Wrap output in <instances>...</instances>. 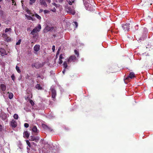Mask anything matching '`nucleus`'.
I'll use <instances>...</instances> for the list:
<instances>
[{
    "instance_id": "nucleus-26",
    "label": "nucleus",
    "mask_w": 153,
    "mask_h": 153,
    "mask_svg": "<svg viewBox=\"0 0 153 153\" xmlns=\"http://www.w3.org/2000/svg\"><path fill=\"white\" fill-rule=\"evenodd\" d=\"M6 40L7 42H10L11 41V38L10 37H7L6 39Z\"/></svg>"
},
{
    "instance_id": "nucleus-38",
    "label": "nucleus",
    "mask_w": 153,
    "mask_h": 153,
    "mask_svg": "<svg viewBox=\"0 0 153 153\" xmlns=\"http://www.w3.org/2000/svg\"><path fill=\"white\" fill-rule=\"evenodd\" d=\"M52 4L54 6H55V7H58V4L55 3H52Z\"/></svg>"
},
{
    "instance_id": "nucleus-56",
    "label": "nucleus",
    "mask_w": 153,
    "mask_h": 153,
    "mask_svg": "<svg viewBox=\"0 0 153 153\" xmlns=\"http://www.w3.org/2000/svg\"><path fill=\"white\" fill-rule=\"evenodd\" d=\"M150 5H151L152 4V3H150Z\"/></svg>"
},
{
    "instance_id": "nucleus-37",
    "label": "nucleus",
    "mask_w": 153,
    "mask_h": 153,
    "mask_svg": "<svg viewBox=\"0 0 153 153\" xmlns=\"http://www.w3.org/2000/svg\"><path fill=\"white\" fill-rule=\"evenodd\" d=\"M29 124H28L27 123H25L24 124V126L25 127V128H27L29 127Z\"/></svg>"
},
{
    "instance_id": "nucleus-32",
    "label": "nucleus",
    "mask_w": 153,
    "mask_h": 153,
    "mask_svg": "<svg viewBox=\"0 0 153 153\" xmlns=\"http://www.w3.org/2000/svg\"><path fill=\"white\" fill-rule=\"evenodd\" d=\"M30 103L31 105L32 106H33L34 105V103L33 102V101L31 100H30Z\"/></svg>"
},
{
    "instance_id": "nucleus-57",
    "label": "nucleus",
    "mask_w": 153,
    "mask_h": 153,
    "mask_svg": "<svg viewBox=\"0 0 153 153\" xmlns=\"http://www.w3.org/2000/svg\"><path fill=\"white\" fill-rule=\"evenodd\" d=\"M1 24H0V26H1Z\"/></svg>"
},
{
    "instance_id": "nucleus-19",
    "label": "nucleus",
    "mask_w": 153,
    "mask_h": 153,
    "mask_svg": "<svg viewBox=\"0 0 153 153\" xmlns=\"http://www.w3.org/2000/svg\"><path fill=\"white\" fill-rule=\"evenodd\" d=\"M35 87L36 88L39 90H42V87L39 84H37L36 86Z\"/></svg>"
},
{
    "instance_id": "nucleus-47",
    "label": "nucleus",
    "mask_w": 153,
    "mask_h": 153,
    "mask_svg": "<svg viewBox=\"0 0 153 153\" xmlns=\"http://www.w3.org/2000/svg\"><path fill=\"white\" fill-rule=\"evenodd\" d=\"M68 2L70 5H71L72 4V2L71 1H69Z\"/></svg>"
},
{
    "instance_id": "nucleus-15",
    "label": "nucleus",
    "mask_w": 153,
    "mask_h": 153,
    "mask_svg": "<svg viewBox=\"0 0 153 153\" xmlns=\"http://www.w3.org/2000/svg\"><path fill=\"white\" fill-rule=\"evenodd\" d=\"M46 30L48 31H51L53 29V27L52 26H49L48 25L46 27Z\"/></svg>"
},
{
    "instance_id": "nucleus-3",
    "label": "nucleus",
    "mask_w": 153,
    "mask_h": 153,
    "mask_svg": "<svg viewBox=\"0 0 153 153\" xmlns=\"http://www.w3.org/2000/svg\"><path fill=\"white\" fill-rule=\"evenodd\" d=\"M46 1L50 3L51 2V0H39V3L40 5L46 7L48 5Z\"/></svg>"
},
{
    "instance_id": "nucleus-49",
    "label": "nucleus",
    "mask_w": 153,
    "mask_h": 153,
    "mask_svg": "<svg viewBox=\"0 0 153 153\" xmlns=\"http://www.w3.org/2000/svg\"><path fill=\"white\" fill-rule=\"evenodd\" d=\"M5 115H4V117L3 118L2 120H5V119L6 118V117Z\"/></svg>"
},
{
    "instance_id": "nucleus-45",
    "label": "nucleus",
    "mask_w": 153,
    "mask_h": 153,
    "mask_svg": "<svg viewBox=\"0 0 153 153\" xmlns=\"http://www.w3.org/2000/svg\"><path fill=\"white\" fill-rule=\"evenodd\" d=\"M56 9H55V7H54L53 8V9H51V10L53 12H55L56 11Z\"/></svg>"
},
{
    "instance_id": "nucleus-8",
    "label": "nucleus",
    "mask_w": 153,
    "mask_h": 153,
    "mask_svg": "<svg viewBox=\"0 0 153 153\" xmlns=\"http://www.w3.org/2000/svg\"><path fill=\"white\" fill-rule=\"evenodd\" d=\"M10 125L12 127L15 128L17 127V124L16 120H13L10 122Z\"/></svg>"
},
{
    "instance_id": "nucleus-14",
    "label": "nucleus",
    "mask_w": 153,
    "mask_h": 153,
    "mask_svg": "<svg viewBox=\"0 0 153 153\" xmlns=\"http://www.w3.org/2000/svg\"><path fill=\"white\" fill-rule=\"evenodd\" d=\"M1 89L3 91H5L6 89V86L5 85L3 84H1L0 85Z\"/></svg>"
},
{
    "instance_id": "nucleus-40",
    "label": "nucleus",
    "mask_w": 153,
    "mask_h": 153,
    "mask_svg": "<svg viewBox=\"0 0 153 153\" xmlns=\"http://www.w3.org/2000/svg\"><path fill=\"white\" fill-rule=\"evenodd\" d=\"M62 62L63 61L62 59H59V62H58L59 64H61L62 63Z\"/></svg>"
},
{
    "instance_id": "nucleus-36",
    "label": "nucleus",
    "mask_w": 153,
    "mask_h": 153,
    "mask_svg": "<svg viewBox=\"0 0 153 153\" xmlns=\"http://www.w3.org/2000/svg\"><path fill=\"white\" fill-rule=\"evenodd\" d=\"M44 12L45 14L48 13H49V11L47 10H44Z\"/></svg>"
},
{
    "instance_id": "nucleus-43",
    "label": "nucleus",
    "mask_w": 153,
    "mask_h": 153,
    "mask_svg": "<svg viewBox=\"0 0 153 153\" xmlns=\"http://www.w3.org/2000/svg\"><path fill=\"white\" fill-rule=\"evenodd\" d=\"M52 49L53 50V52H54L55 50V46L54 45L53 46Z\"/></svg>"
},
{
    "instance_id": "nucleus-12",
    "label": "nucleus",
    "mask_w": 153,
    "mask_h": 153,
    "mask_svg": "<svg viewBox=\"0 0 153 153\" xmlns=\"http://www.w3.org/2000/svg\"><path fill=\"white\" fill-rule=\"evenodd\" d=\"M0 54L2 56L7 54L4 48H0Z\"/></svg>"
},
{
    "instance_id": "nucleus-10",
    "label": "nucleus",
    "mask_w": 153,
    "mask_h": 153,
    "mask_svg": "<svg viewBox=\"0 0 153 153\" xmlns=\"http://www.w3.org/2000/svg\"><path fill=\"white\" fill-rule=\"evenodd\" d=\"M39 140V138L38 137H35L33 136H31L30 137V140L34 141L36 142H37Z\"/></svg>"
},
{
    "instance_id": "nucleus-9",
    "label": "nucleus",
    "mask_w": 153,
    "mask_h": 153,
    "mask_svg": "<svg viewBox=\"0 0 153 153\" xmlns=\"http://www.w3.org/2000/svg\"><path fill=\"white\" fill-rule=\"evenodd\" d=\"M66 10L67 12L70 13L73 15L75 14V12L74 10H72L70 7H68L66 8Z\"/></svg>"
},
{
    "instance_id": "nucleus-51",
    "label": "nucleus",
    "mask_w": 153,
    "mask_h": 153,
    "mask_svg": "<svg viewBox=\"0 0 153 153\" xmlns=\"http://www.w3.org/2000/svg\"><path fill=\"white\" fill-rule=\"evenodd\" d=\"M47 129L49 130L50 131H51L52 130V129H51V128H50V127L49 128H48V129Z\"/></svg>"
},
{
    "instance_id": "nucleus-31",
    "label": "nucleus",
    "mask_w": 153,
    "mask_h": 153,
    "mask_svg": "<svg viewBox=\"0 0 153 153\" xmlns=\"http://www.w3.org/2000/svg\"><path fill=\"white\" fill-rule=\"evenodd\" d=\"M11 78L12 79L13 81H14L15 79V77L14 75V74H12V75L11 76Z\"/></svg>"
},
{
    "instance_id": "nucleus-41",
    "label": "nucleus",
    "mask_w": 153,
    "mask_h": 153,
    "mask_svg": "<svg viewBox=\"0 0 153 153\" xmlns=\"http://www.w3.org/2000/svg\"><path fill=\"white\" fill-rule=\"evenodd\" d=\"M2 35L4 38H5V39L7 37V34L5 33H3Z\"/></svg>"
},
{
    "instance_id": "nucleus-44",
    "label": "nucleus",
    "mask_w": 153,
    "mask_h": 153,
    "mask_svg": "<svg viewBox=\"0 0 153 153\" xmlns=\"http://www.w3.org/2000/svg\"><path fill=\"white\" fill-rule=\"evenodd\" d=\"M60 49H61V48H59L58 50V51H57V53H56V56H57L58 54H59V51H60Z\"/></svg>"
},
{
    "instance_id": "nucleus-30",
    "label": "nucleus",
    "mask_w": 153,
    "mask_h": 153,
    "mask_svg": "<svg viewBox=\"0 0 153 153\" xmlns=\"http://www.w3.org/2000/svg\"><path fill=\"white\" fill-rule=\"evenodd\" d=\"M73 25H75V27L77 28L78 26V23L76 22H73Z\"/></svg>"
},
{
    "instance_id": "nucleus-61",
    "label": "nucleus",
    "mask_w": 153,
    "mask_h": 153,
    "mask_svg": "<svg viewBox=\"0 0 153 153\" xmlns=\"http://www.w3.org/2000/svg\"><path fill=\"white\" fill-rule=\"evenodd\" d=\"M71 1H72V0H71Z\"/></svg>"
},
{
    "instance_id": "nucleus-39",
    "label": "nucleus",
    "mask_w": 153,
    "mask_h": 153,
    "mask_svg": "<svg viewBox=\"0 0 153 153\" xmlns=\"http://www.w3.org/2000/svg\"><path fill=\"white\" fill-rule=\"evenodd\" d=\"M64 58V57H63V55L62 54H61L59 56V59H62Z\"/></svg>"
},
{
    "instance_id": "nucleus-20",
    "label": "nucleus",
    "mask_w": 153,
    "mask_h": 153,
    "mask_svg": "<svg viewBox=\"0 0 153 153\" xmlns=\"http://www.w3.org/2000/svg\"><path fill=\"white\" fill-rule=\"evenodd\" d=\"M24 135L27 138H28L29 136V134L28 133L27 131H25L24 133Z\"/></svg>"
},
{
    "instance_id": "nucleus-53",
    "label": "nucleus",
    "mask_w": 153,
    "mask_h": 153,
    "mask_svg": "<svg viewBox=\"0 0 153 153\" xmlns=\"http://www.w3.org/2000/svg\"><path fill=\"white\" fill-rule=\"evenodd\" d=\"M29 98V97H27V99Z\"/></svg>"
},
{
    "instance_id": "nucleus-13",
    "label": "nucleus",
    "mask_w": 153,
    "mask_h": 153,
    "mask_svg": "<svg viewBox=\"0 0 153 153\" xmlns=\"http://www.w3.org/2000/svg\"><path fill=\"white\" fill-rule=\"evenodd\" d=\"M40 49V46L39 45H36L33 47L34 50L36 52L39 51Z\"/></svg>"
},
{
    "instance_id": "nucleus-11",
    "label": "nucleus",
    "mask_w": 153,
    "mask_h": 153,
    "mask_svg": "<svg viewBox=\"0 0 153 153\" xmlns=\"http://www.w3.org/2000/svg\"><path fill=\"white\" fill-rule=\"evenodd\" d=\"M51 91L52 93V97L53 99L55 98L56 95V91L54 88H52L51 89Z\"/></svg>"
},
{
    "instance_id": "nucleus-46",
    "label": "nucleus",
    "mask_w": 153,
    "mask_h": 153,
    "mask_svg": "<svg viewBox=\"0 0 153 153\" xmlns=\"http://www.w3.org/2000/svg\"><path fill=\"white\" fill-rule=\"evenodd\" d=\"M2 126L0 124V132L2 131Z\"/></svg>"
},
{
    "instance_id": "nucleus-5",
    "label": "nucleus",
    "mask_w": 153,
    "mask_h": 153,
    "mask_svg": "<svg viewBox=\"0 0 153 153\" xmlns=\"http://www.w3.org/2000/svg\"><path fill=\"white\" fill-rule=\"evenodd\" d=\"M135 77V75L134 73L133 72H131L130 73L129 75L125 79L129 81L130 79H132Z\"/></svg>"
},
{
    "instance_id": "nucleus-42",
    "label": "nucleus",
    "mask_w": 153,
    "mask_h": 153,
    "mask_svg": "<svg viewBox=\"0 0 153 153\" xmlns=\"http://www.w3.org/2000/svg\"><path fill=\"white\" fill-rule=\"evenodd\" d=\"M30 10H27V12L28 14H31V15H33L32 13H30Z\"/></svg>"
},
{
    "instance_id": "nucleus-60",
    "label": "nucleus",
    "mask_w": 153,
    "mask_h": 153,
    "mask_svg": "<svg viewBox=\"0 0 153 153\" xmlns=\"http://www.w3.org/2000/svg\"><path fill=\"white\" fill-rule=\"evenodd\" d=\"M1 7V6H0V8Z\"/></svg>"
},
{
    "instance_id": "nucleus-22",
    "label": "nucleus",
    "mask_w": 153,
    "mask_h": 153,
    "mask_svg": "<svg viewBox=\"0 0 153 153\" xmlns=\"http://www.w3.org/2000/svg\"><path fill=\"white\" fill-rule=\"evenodd\" d=\"M63 67L65 69H66L68 67V65L66 61L64 62L63 64Z\"/></svg>"
},
{
    "instance_id": "nucleus-59",
    "label": "nucleus",
    "mask_w": 153,
    "mask_h": 153,
    "mask_svg": "<svg viewBox=\"0 0 153 153\" xmlns=\"http://www.w3.org/2000/svg\"><path fill=\"white\" fill-rule=\"evenodd\" d=\"M27 77H29V76L28 75L27 76Z\"/></svg>"
},
{
    "instance_id": "nucleus-24",
    "label": "nucleus",
    "mask_w": 153,
    "mask_h": 153,
    "mask_svg": "<svg viewBox=\"0 0 153 153\" xmlns=\"http://www.w3.org/2000/svg\"><path fill=\"white\" fill-rule=\"evenodd\" d=\"M12 30V29L11 28H6L5 29V33L7 32L8 31H11Z\"/></svg>"
},
{
    "instance_id": "nucleus-4",
    "label": "nucleus",
    "mask_w": 153,
    "mask_h": 153,
    "mask_svg": "<svg viewBox=\"0 0 153 153\" xmlns=\"http://www.w3.org/2000/svg\"><path fill=\"white\" fill-rule=\"evenodd\" d=\"M43 65L42 64H41L39 62L35 63L32 65L33 68L35 67L36 69H38L39 68L42 67L43 66Z\"/></svg>"
},
{
    "instance_id": "nucleus-1",
    "label": "nucleus",
    "mask_w": 153,
    "mask_h": 153,
    "mask_svg": "<svg viewBox=\"0 0 153 153\" xmlns=\"http://www.w3.org/2000/svg\"><path fill=\"white\" fill-rule=\"evenodd\" d=\"M84 3L85 5V7L87 8V10L90 11H93L94 10L93 7L92 5L89 3L90 1L89 0H87V1H86L85 0H83Z\"/></svg>"
},
{
    "instance_id": "nucleus-18",
    "label": "nucleus",
    "mask_w": 153,
    "mask_h": 153,
    "mask_svg": "<svg viewBox=\"0 0 153 153\" xmlns=\"http://www.w3.org/2000/svg\"><path fill=\"white\" fill-rule=\"evenodd\" d=\"M32 131L35 133H38V129L36 126H33V128L32 129Z\"/></svg>"
},
{
    "instance_id": "nucleus-16",
    "label": "nucleus",
    "mask_w": 153,
    "mask_h": 153,
    "mask_svg": "<svg viewBox=\"0 0 153 153\" xmlns=\"http://www.w3.org/2000/svg\"><path fill=\"white\" fill-rule=\"evenodd\" d=\"M31 16H35L39 20H40L41 19V17L37 14L36 13L35 14H33L31 15Z\"/></svg>"
},
{
    "instance_id": "nucleus-7",
    "label": "nucleus",
    "mask_w": 153,
    "mask_h": 153,
    "mask_svg": "<svg viewBox=\"0 0 153 153\" xmlns=\"http://www.w3.org/2000/svg\"><path fill=\"white\" fill-rule=\"evenodd\" d=\"M129 24L126 23L125 25H123L122 28L125 31H128L129 29Z\"/></svg>"
},
{
    "instance_id": "nucleus-54",
    "label": "nucleus",
    "mask_w": 153,
    "mask_h": 153,
    "mask_svg": "<svg viewBox=\"0 0 153 153\" xmlns=\"http://www.w3.org/2000/svg\"><path fill=\"white\" fill-rule=\"evenodd\" d=\"M2 0H0V2H1L2 1Z\"/></svg>"
},
{
    "instance_id": "nucleus-48",
    "label": "nucleus",
    "mask_w": 153,
    "mask_h": 153,
    "mask_svg": "<svg viewBox=\"0 0 153 153\" xmlns=\"http://www.w3.org/2000/svg\"><path fill=\"white\" fill-rule=\"evenodd\" d=\"M13 4H14L15 5H16V3L15 2V1H12Z\"/></svg>"
},
{
    "instance_id": "nucleus-17",
    "label": "nucleus",
    "mask_w": 153,
    "mask_h": 153,
    "mask_svg": "<svg viewBox=\"0 0 153 153\" xmlns=\"http://www.w3.org/2000/svg\"><path fill=\"white\" fill-rule=\"evenodd\" d=\"M7 93L8 94V97L10 99H11L13 98V94L11 92H8Z\"/></svg>"
},
{
    "instance_id": "nucleus-50",
    "label": "nucleus",
    "mask_w": 153,
    "mask_h": 153,
    "mask_svg": "<svg viewBox=\"0 0 153 153\" xmlns=\"http://www.w3.org/2000/svg\"><path fill=\"white\" fill-rule=\"evenodd\" d=\"M65 69L64 68V69L62 71L63 73L64 74H65Z\"/></svg>"
},
{
    "instance_id": "nucleus-28",
    "label": "nucleus",
    "mask_w": 153,
    "mask_h": 153,
    "mask_svg": "<svg viewBox=\"0 0 153 153\" xmlns=\"http://www.w3.org/2000/svg\"><path fill=\"white\" fill-rule=\"evenodd\" d=\"M13 118L16 120L18 119V115L17 114H15L13 115Z\"/></svg>"
},
{
    "instance_id": "nucleus-52",
    "label": "nucleus",
    "mask_w": 153,
    "mask_h": 153,
    "mask_svg": "<svg viewBox=\"0 0 153 153\" xmlns=\"http://www.w3.org/2000/svg\"><path fill=\"white\" fill-rule=\"evenodd\" d=\"M37 77H40V75H39Z\"/></svg>"
},
{
    "instance_id": "nucleus-27",
    "label": "nucleus",
    "mask_w": 153,
    "mask_h": 153,
    "mask_svg": "<svg viewBox=\"0 0 153 153\" xmlns=\"http://www.w3.org/2000/svg\"><path fill=\"white\" fill-rule=\"evenodd\" d=\"M42 127L46 129H47L49 128V127L45 124L42 125Z\"/></svg>"
},
{
    "instance_id": "nucleus-29",
    "label": "nucleus",
    "mask_w": 153,
    "mask_h": 153,
    "mask_svg": "<svg viewBox=\"0 0 153 153\" xmlns=\"http://www.w3.org/2000/svg\"><path fill=\"white\" fill-rule=\"evenodd\" d=\"M4 13L3 10H1L0 11V15L1 17H2V16L4 15Z\"/></svg>"
},
{
    "instance_id": "nucleus-6",
    "label": "nucleus",
    "mask_w": 153,
    "mask_h": 153,
    "mask_svg": "<svg viewBox=\"0 0 153 153\" xmlns=\"http://www.w3.org/2000/svg\"><path fill=\"white\" fill-rule=\"evenodd\" d=\"M76 59V57L74 55L71 56L68 60V62L69 63L71 62H75Z\"/></svg>"
},
{
    "instance_id": "nucleus-55",
    "label": "nucleus",
    "mask_w": 153,
    "mask_h": 153,
    "mask_svg": "<svg viewBox=\"0 0 153 153\" xmlns=\"http://www.w3.org/2000/svg\"><path fill=\"white\" fill-rule=\"evenodd\" d=\"M53 36H54V37H55V35H53Z\"/></svg>"
},
{
    "instance_id": "nucleus-33",
    "label": "nucleus",
    "mask_w": 153,
    "mask_h": 153,
    "mask_svg": "<svg viewBox=\"0 0 153 153\" xmlns=\"http://www.w3.org/2000/svg\"><path fill=\"white\" fill-rule=\"evenodd\" d=\"M74 53L75 54L77 55V56L78 57L79 56V53L78 51L77 50H74Z\"/></svg>"
},
{
    "instance_id": "nucleus-34",
    "label": "nucleus",
    "mask_w": 153,
    "mask_h": 153,
    "mask_svg": "<svg viewBox=\"0 0 153 153\" xmlns=\"http://www.w3.org/2000/svg\"><path fill=\"white\" fill-rule=\"evenodd\" d=\"M26 142L27 144L28 145V146L29 147H30L31 145L30 144V142H29V141L28 140H26Z\"/></svg>"
},
{
    "instance_id": "nucleus-25",
    "label": "nucleus",
    "mask_w": 153,
    "mask_h": 153,
    "mask_svg": "<svg viewBox=\"0 0 153 153\" xmlns=\"http://www.w3.org/2000/svg\"><path fill=\"white\" fill-rule=\"evenodd\" d=\"M30 1L29 4L30 5H32L33 3L35 2L36 0H30Z\"/></svg>"
},
{
    "instance_id": "nucleus-2",
    "label": "nucleus",
    "mask_w": 153,
    "mask_h": 153,
    "mask_svg": "<svg viewBox=\"0 0 153 153\" xmlns=\"http://www.w3.org/2000/svg\"><path fill=\"white\" fill-rule=\"evenodd\" d=\"M41 29V26L40 24H39L36 27L30 32V34L34 35L35 33L39 32Z\"/></svg>"
},
{
    "instance_id": "nucleus-23",
    "label": "nucleus",
    "mask_w": 153,
    "mask_h": 153,
    "mask_svg": "<svg viewBox=\"0 0 153 153\" xmlns=\"http://www.w3.org/2000/svg\"><path fill=\"white\" fill-rule=\"evenodd\" d=\"M16 70L18 73H20L21 72V70L20 69L19 67L17 65L16 67Z\"/></svg>"
},
{
    "instance_id": "nucleus-58",
    "label": "nucleus",
    "mask_w": 153,
    "mask_h": 153,
    "mask_svg": "<svg viewBox=\"0 0 153 153\" xmlns=\"http://www.w3.org/2000/svg\"><path fill=\"white\" fill-rule=\"evenodd\" d=\"M12 0V1H14V0Z\"/></svg>"
},
{
    "instance_id": "nucleus-35",
    "label": "nucleus",
    "mask_w": 153,
    "mask_h": 153,
    "mask_svg": "<svg viewBox=\"0 0 153 153\" xmlns=\"http://www.w3.org/2000/svg\"><path fill=\"white\" fill-rule=\"evenodd\" d=\"M21 39H19L18 41V42L16 43V45H20V43H21Z\"/></svg>"
},
{
    "instance_id": "nucleus-21",
    "label": "nucleus",
    "mask_w": 153,
    "mask_h": 153,
    "mask_svg": "<svg viewBox=\"0 0 153 153\" xmlns=\"http://www.w3.org/2000/svg\"><path fill=\"white\" fill-rule=\"evenodd\" d=\"M25 16L27 18V19L29 20H32V21L34 20L33 18L30 16H28L27 15H25Z\"/></svg>"
}]
</instances>
